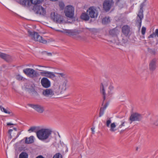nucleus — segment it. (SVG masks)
<instances>
[{"mask_svg": "<svg viewBox=\"0 0 158 158\" xmlns=\"http://www.w3.org/2000/svg\"><path fill=\"white\" fill-rule=\"evenodd\" d=\"M60 31V32H61L63 33L66 34V33L65 32V30H64L63 31L60 30V31Z\"/></svg>", "mask_w": 158, "mask_h": 158, "instance_id": "nucleus-46", "label": "nucleus"}, {"mask_svg": "<svg viewBox=\"0 0 158 158\" xmlns=\"http://www.w3.org/2000/svg\"><path fill=\"white\" fill-rule=\"evenodd\" d=\"M28 105L39 113H42L45 110L44 106L40 104H29Z\"/></svg>", "mask_w": 158, "mask_h": 158, "instance_id": "nucleus-7", "label": "nucleus"}, {"mask_svg": "<svg viewBox=\"0 0 158 158\" xmlns=\"http://www.w3.org/2000/svg\"><path fill=\"white\" fill-rule=\"evenodd\" d=\"M47 55L48 56H51L52 55V53H48Z\"/></svg>", "mask_w": 158, "mask_h": 158, "instance_id": "nucleus-47", "label": "nucleus"}, {"mask_svg": "<svg viewBox=\"0 0 158 158\" xmlns=\"http://www.w3.org/2000/svg\"><path fill=\"white\" fill-rule=\"evenodd\" d=\"M13 129L15 130V131H16V128H13Z\"/></svg>", "mask_w": 158, "mask_h": 158, "instance_id": "nucleus-50", "label": "nucleus"}, {"mask_svg": "<svg viewBox=\"0 0 158 158\" xmlns=\"http://www.w3.org/2000/svg\"><path fill=\"white\" fill-rule=\"evenodd\" d=\"M111 120L110 118L107 119L106 122V125L107 127L110 128L109 130L110 131L114 132L117 130L116 125L115 123H111Z\"/></svg>", "mask_w": 158, "mask_h": 158, "instance_id": "nucleus-11", "label": "nucleus"}, {"mask_svg": "<svg viewBox=\"0 0 158 158\" xmlns=\"http://www.w3.org/2000/svg\"><path fill=\"white\" fill-rule=\"evenodd\" d=\"M110 19L109 17L104 18L102 20V23L103 24H106L110 22Z\"/></svg>", "mask_w": 158, "mask_h": 158, "instance_id": "nucleus-26", "label": "nucleus"}, {"mask_svg": "<svg viewBox=\"0 0 158 158\" xmlns=\"http://www.w3.org/2000/svg\"><path fill=\"white\" fill-rule=\"evenodd\" d=\"M17 2L24 6H30L32 4L36 6L41 2L40 0H20Z\"/></svg>", "mask_w": 158, "mask_h": 158, "instance_id": "nucleus-2", "label": "nucleus"}, {"mask_svg": "<svg viewBox=\"0 0 158 158\" xmlns=\"http://www.w3.org/2000/svg\"><path fill=\"white\" fill-rule=\"evenodd\" d=\"M89 14L91 18H97L98 16V13L96 9L93 6L90 7L87 11Z\"/></svg>", "mask_w": 158, "mask_h": 158, "instance_id": "nucleus-14", "label": "nucleus"}, {"mask_svg": "<svg viewBox=\"0 0 158 158\" xmlns=\"http://www.w3.org/2000/svg\"><path fill=\"white\" fill-rule=\"evenodd\" d=\"M33 10L36 13L40 15H44L46 13L45 8L40 5L35 6L33 7Z\"/></svg>", "mask_w": 158, "mask_h": 158, "instance_id": "nucleus-9", "label": "nucleus"}, {"mask_svg": "<svg viewBox=\"0 0 158 158\" xmlns=\"http://www.w3.org/2000/svg\"><path fill=\"white\" fill-rule=\"evenodd\" d=\"M43 94L45 97H51L54 95V91L50 89H46L44 90Z\"/></svg>", "mask_w": 158, "mask_h": 158, "instance_id": "nucleus-17", "label": "nucleus"}, {"mask_svg": "<svg viewBox=\"0 0 158 158\" xmlns=\"http://www.w3.org/2000/svg\"><path fill=\"white\" fill-rule=\"evenodd\" d=\"M65 32L66 35L71 37H74L79 33L77 30H65Z\"/></svg>", "mask_w": 158, "mask_h": 158, "instance_id": "nucleus-18", "label": "nucleus"}, {"mask_svg": "<svg viewBox=\"0 0 158 158\" xmlns=\"http://www.w3.org/2000/svg\"><path fill=\"white\" fill-rule=\"evenodd\" d=\"M56 73L58 74L60 76L62 77H63L65 75V74L63 73Z\"/></svg>", "mask_w": 158, "mask_h": 158, "instance_id": "nucleus-37", "label": "nucleus"}, {"mask_svg": "<svg viewBox=\"0 0 158 158\" xmlns=\"http://www.w3.org/2000/svg\"><path fill=\"white\" fill-rule=\"evenodd\" d=\"M140 148V147L137 146L136 147L135 150L136 151H138Z\"/></svg>", "mask_w": 158, "mask_h": 158, "instance_id": "nucleus-43", "label": "nucleus"}, {"mask_svg": "<svg viewBox=\"0 0 158 158\" xmlns=\"http://www.w3.org/2000/svg\"><path fill=\"white\" fill-rule=\"evenodd\" d=\"M81 18L85 21L88 20L89 19V17L86 13H83L81 15Z\"/></svg>", "mask_w": 158, "mask_h": 158, "instance_id": "nucleus-24", "label": "nucleus"}, {"mask_svg": "<svg viewBox=\"0 0 158 158\" xmlns=\"http://www.w3.org/2000/svg\"><path fill=\"white\" fill-rule=\"evenodd\" d=\"M108 104V103H107L105 105L103 108H101V111L100 112V116H101L103 115L104 114V110L106 108Z\"/></svg>", "mask_w": 158, "mask_h": 158, "instance_id": "nucleus-25", "label": "nucleus"}, {"mask_svg": "<svg viewBox=\"0 0 158 158\" xmlns=\"http://www.w3.org/2000/svg\"><path fill=\"white\" fill-rule=\"evenodd\" d=\"M108 85V84L107 83L104 82V83L102 84L100 86V92L103 95V99L104 101L106 98L105 90Z\"/></svg>", "mask_w": 158, "mask_h": 158, "instance_id": "nucleus-15", "label": "nucleus"}, {"mask_svg": "<svg viewBox=\"0 0 158 158\" xmlns=\"http://www.w3.org/2000/svg\"><path fill=\"white\" fill-rule=\"evenodd\" d=\"M7 126H10V125H14V124L13 123H7Z\"/></svg>", "mask_w": 158, "mask_h": 158, "instance_id": "nucleus-42", "label": "nucleus"}, {"mask_svg": "<svg viewBox=\"0 0 158 158\" xmlns=\"http://www.w3.org/2000/svg\"><path fill=\"white\" fill-rule=\"evenodd\" d=\"M16 78L17 80H21L23 79V77L20 75H18L16 76Z\"/></svg>", "mask_w": 158, "mask_h": 158, "instance_id": "nucleus-36", "label": "nucleus"}, {"mask_svg": "<svg viewBox=\"0 0 158 158\" xmlns=\"http://www.w3.org/2000/svg\"><path fill=\"white\" fill-rule=\"evenodd\" d=\"M38 66H39V67H45L43 66H40V65H38Z\"/></svg>", "mask_w": 158, "mask_h": 158, "instance_id": "nucleus-49", "label": "nucleus"}, {"mask_svg": "<svg viewBox=\"0 0 158 158\" xmlns=\"http://www.w3.org/2000/svg\"><path fill=\"white\" fill-rule=\"evenodd\" d=\"M12 129H10L9 130L8 132L9 134H11V132L12 131Z\"/></svg>", "mask_w": 158, "mask_h": 158, "instance_id": "nucleus-45", "label": "nucleus"}, {"mask_svg": "<svg viewBox=\"0 0 158 158\" xmlns=\"http://www.w3.org/2000/svg\"><path fill=\"white\" fill-rule=\"evenodd\" d=\"M74 8L71 5L67 6L65 9V15L68 18H72L74 13Z\"/></svg>", "mask_w": 158, "mask_h": 158, "instance_id": "nucleus-5", "label": "nucleus"}, {"mask_svg": "<svg viewBox=\"0 0 158 158\" xmlns=\"http://www.w3.org/2000/svg\"><path fill=\"white\" fill-rule=\"evenodd\" d=\"M143 18V11L142 8L139 10L137 15V17L136 20V24L138 26L139 29L141 25L142 20Z\"/></svg>", "mask_w": 158, "mask_h": 158, "instance_id": "nucleus-6", "label": "nucleus"}, {"mask_svg": "<svg viewBox=\"0 0 158 158\" xmlns=\"http://www.w3.org/2000/svg\"><path fill=\"white\" fill-rule=\"evenodd\" d=\"M0 109H1V110L2 112H3L5 113L9 114L10 113V112L9 111L7 110L6 109H5V108H4L3 107H1Z\"/></svg>", "mask_w": 158, "mask_h": 158, "instance_id": "nucleus-28", "label": "nucleus"}, {"mask_svg": "<svg viewBox=\"0 0 158 158\" xmlns=\"http://www.w3.org/2000/svg\"><path fill=\"white\" fill-rule=\"evenodd\" d=\"M39 70L41 71L40 73L43 76H44L52 79H54L55 78L56 76L53 72L46 71H43L41 69H40Z\"/></svg>", "mask_w": 158, "mask_h": 158, "instance_id": "nucleus-12", "label": "nucleus"}, {"mask_svg": "<svg viewBox=\"0 0 158 158\" xmlns=\"http://www.w3.org/2000/svg\"><path fill=\"white\" fill-rule=\"evenodd\" d=\"M156 60H153L149 64V68L151 70L153 71L156 69Z\"/></svg>", "mask_w": 158, "mask_h": 158, "instance_id": "nucleus-19", "label": "nucleus"}, {"mask_svg": "<svg viewBox=\"0 0 158 158\" xmlns=\"http://www.w3.org/2000/svg\"><path fill=\"white\" fill-rule=\"evenodd\" d=\"M156 36V34L155 33V32L154 33H152V34L150 35L149 36L148 38H153Z\"/></svg>", "mask_w": 158, "mask_h": 158, "instance_id": "nucleus-34", "label": "nucleus"}, {"mask_svg": "<svg viewBox=\"0 0 158 158\" xmlns=\"http://www.w3.org/2000/svg\"><path fill=\"white\" fill-rule=\"evenodd\" d=\"M92 133L93 134H94V133L95 131H94V129L95 128L94 127H92L91 128Z\"/></svg>", "mask_w": 158, "mask_h": 158, "instance_id": "nucleus-41", "label": "nucleus"}, {"mask_svg": "<svg viewBox=\"0 0 158 158\" xmlns=\"http://www.w3.org/2000/svg\"><path fill=\"white\" fill-rule=\"evenodd\" d=\"M23 72L30 77L33 78L38 76L37 72L31 68H28L23 70Z\"/></svg>", "mask_w": 158, "mask_h": 158, "instance_id": "nucleus-4", "label": "nucleus"}, {"mask_svg": "<svg viewBox=\"0 0 158 158\" xmlns=\"http://www.w3.org/2000/svg\"><path fill=\"white\" fill-rule=\"evenodd\" d=\"M36 128L35 127H32L29 129L28 131L29 133L35 132L36 130Z\"/></svg>", "mask_w": 158, "mask_h": 158, "instance_id": "nucleus-29", "label": "nucleus"}, {"mask_svg": "<svg viewBox=\"0 0 158 158\" xmlns=\"http://www.w3.org/2000/svg\"><path fill=\"white\" fill-rule=\"evenodd\" d=\"M130 112H131V114L132 112H133V113L136 112L135 111V107L132 106H131V109Z\"/></svg>", "mask_w": 158, "mask_h": 158, "instance_id": "nucleus-30", "label": "nucleus"}, {"mask_svg": "<svg viewBox=\"0 0 158 158\" xmlns=\"http://www.w3.org/2000/svg\"><path fill=\"white\" fill-rule=\"evenodd\" d=\"M28 32L29 36L33 40L44 44L46 43L47 41L44 39L42 37L40 36L37 33L34 31L31 32L29 31H28Z\"/></svg>", "mask_w": 158, "mask_h": 158, "instance_id": "nucleus-3", "label": "nucleus"}, {"mask_svg": "<svg viewBox=\"0 0 158 158\" xmlns=\"http://www.w3.org/2000/svg\"><path fill=\"white\" fill-rule=\"evenodd\" d=\"M41 83L42 86L45 88H48L51 86L50 81L46 77H43L41 79Z\"/></svg>", "mask_w": 158, "mask_h": 158, "instance_id": "nucleus-16", "label": "nucleus"}, {"mask_svg": "<svg viewBox=\"0 0 158 158\" xmlns=\"http://www.w3.org/2000/svg\"><path fill=\"white\" fill-rule=\"evenodd\" d=\"M115 29H113L110 30V34L114 35L115 34Z\"/></svg>", "mask_w": 158, "mask_h": 158, "instance_id": "nucleus-32", "label": "nucleus"}, {"mask_svg": "<svg viewBox=\"0 0 158 158\" xmlns=\"http://www.w3.org/2000/svg\"><path fill=\"white\" fill-rule=\"evenodd\" d=\"M146 31V28L145 27H143L141 29V33L142 35L145 34Z\"/></svg>", "mask_w": 158, "mask_h": 158, "instance_id": "nucleus-31", "label": "nucleus"}, {"mask_svg": "<svg viewBox=\"0 0 158 158\" xmlns=\"http://www.w3.org/2000/svg\"><path fill=\"white\" fill-rule=\"evenodd\" d=\"M0 57L8 61L10 59V56L7 54L0 52Z\"/></svg>", "mask_w": 158, "mask_h": 158, "instance_id": "nucleus-20", "label": "nucleus"}, {"mask_svg": "<svg viewBox=\"0 0 158 158\" xmlns=\"http://www.w3.org/2000/svg\"><path fill=\"white\" fill-rule=\"evenodd\" d=\"M67 83V81H65L63 83V85H62L64 87H65L66 86V85Z\"/></svg>", "mask_w": 158, "mask_h": 158, "instance_id": "nucleus-39", "label": "nucleus"}, {"mask_svg": "<svg viewBox=\"0 0 158 158\" xmlns=\"http://www.w3.org/2000/svg\"><path fill=\"white\" fill-rule=\"evenodd\" d=\"M60 154L57 153L55 155L53 158H60Z\"/></svg>", "mask_w": 158, "mask_h": 158, "instance_id": "nucleus-33", "label": "nucleus"}, {"mask_svg": "<svg viewBox=\"0 0 158 158\" xmlns=\"http://www.w3.org/2000/svg\"><path fill=\"white\" fill-rule=\"evenodd\" d=\"M124 122H122L121 125H119V127L121 128L122 126H124Z\"/></svg>", "mask_w": 158, "mask_h": 158, "instance_id": "nucleus-40", "label": "nucleus"}, {"mask_svg": "<svg viewBox=\"0 0 158 158\" xmlns=\"http://www.w3.org/2000/svg\"><path fill=\"white\" fill-rule=\"evenodd\" d=\"M52 130L50 128H42L36 132L38 138L40 140L44 141L48 139L51 135Z\"/></svg>", "mask_w": 158, "mask_h": 158, "instance_id": "nucleus-1", "label": "nucleus"}, {"mask_svg": "<svg viewBox=\"0 0 158 158\" xmlns=\"http://www.w3.org/2000/svg\"><path fill=\"white\" fill-rule=\"evenodd\" d=\"M114 86L112 85L109 86L107 94L108 96H110L114 93Z\"/></svg>", "mask_w": 158, "mask_h": 158, "instance_id": "nucleus-23", "label": "nucleus"}, {"mask_svg": "<svg viewBox=\"0 0 158 158\" xmlns=\"http://www.w3.org/2000/svg\"><path fill=\"white\" fill-rule=\"evenodd\" d=\"M142 118V115L138 112H132L131 114L130 120L132 122L133 121H140Z\"/></svg>", "mask_w": 158, "mask_h": 158, "instance_id": "nucleus-8", "label": "nucleus"}, {"mask_svg": "<svg viewBox=\"0 0 158 158\" xmlns=\"http://www.w3.org/2000/svg\"><path fill=\"white\" fill-rule=\"evenodd\" d=\"M123 35L127 36L128 34V27L127 25H125L123 27L122 29Z\"/></svg>", "mask_w": 158, "mask_h": 158, "instance_id": "nucleus-21", "label": "nucleus"}, {"mask_svg": "<svg viewBox=\"0 0 158 158\" xmlns=\"http://www.w3.org/2000/svg\"><path fill=\"white\" fill-rule=\"evenodd\" d=\"M36 158H44V157L40 155L38 156Z\"/></svg>", "mask_w": 158, "mask_h": 158, "instance_id": "nucleus-44", "label": "nucleus"}, {"mask_svg": "<svg viewBox=\"0 0 158 158\" xmlns=\"http://www.w3.org/2000/svg\"><path fill=\"white\" fill-rule=\"evenodd\" d=\"M113 0H105L103 3L104 10L106 11H108L113 5Z\"/></svg>", "mask_w": 158, "mask_h": 158, "instance_id": "nucleus-13", "label": "nucleus"}, {"mask_svg": "<svg viewBox=\"0 0 158 158\" xmlns=\"http://www.w3.org/2000/svg\"><path fill=\"white\" fill-rule=\"evenodd\" d=\"M59 5L60 7L61 8L63 9L64 7V3L62 2H60L59 3Z\"/></svg>", "mask_w": 158, "mask_h": 158, "instance_id": "nucleus-35", "label": "nucleus"}, {"mask_svg": "<svg viewBox=\"0 0 158 158\" xmlns=\"http://www.w3.org/2000/svg\"><path fill=\"white\" fill-rule=\"evenodd\" d=\"M34 141V137L31 136L28 138H26L25 142L27 144H29L33 143Z\"/></svg>", "mask_w": 158, "mask_h": 158, "instance_id": "nucleus-22", "label": "nucleus"}, {"mask_svg": "<svg viewBox=\"0 0 158 158\" xmlns=\"http://www.w3.org/2000/svg\"><path fill=\"white\" fill-rule=\"evenodd\" d=\"M50 18L53 21L59 23H61L63 20L62 16L54 12L51 13Z\"/></svg>", "mask_w": 158, "mask_h": 158, "instance_id": "nucleus-10", "label": "nucleus"}, {"mask_svg": "<svg viewBox=\"0 0 158 158\" xmlns=\"http://www.w3.org/2000/svg\"><path fill=\"white\" fill-rule=\"evenodd\" d=\"M64 88V87H62L61 85H60L59 86V88L61 89H63Z\"/></svg>", "mask_w": 158, "mask_h": 158, "instance_id": "nucleus-48", "label": "nucleus"}, {"mask_svg": "<svg viewBox=\"0 0 158 158\" xmlns=\"http://www.w3.org/2000/svg\"><path fill=\"white\" fill-rule=\"evenodd\" d=\"M155 33L156 34V36L158 37V29H156L155 31Z\"/></svg>", "mask_w": 158, "mask_h": 158, "instance_id": "nucleus-38", "label": "nucleus"}, {"mask_svg": "<svg viewBox=\"0 0 158 158\" xmlns=\"http://www.w3.org/2000/svg\"><path fill=\"white\" fill-rule=\"evenodd\" d=\"M28 155L25 152H22L19 156V158H28Z\"/></svg>", "mask_w": 158, "mask_h": 158, "instance_id": "nucleus-27", "label": "nucleus"}]
</instances>
